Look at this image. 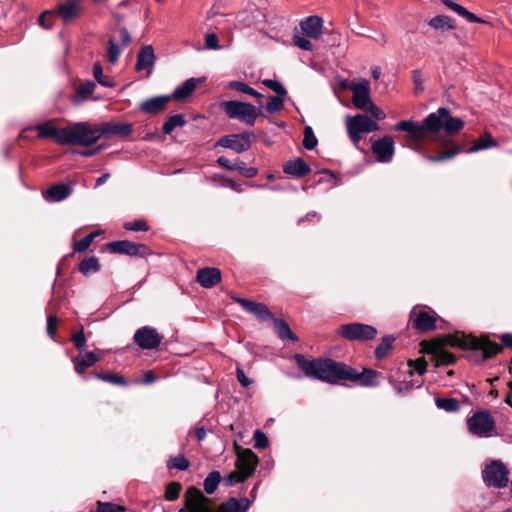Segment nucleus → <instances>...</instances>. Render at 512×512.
Listing matches in <instances>:
<instances>
[{"label": "nucleus", "instance_id": "f257e3e1", "mask_svg": "<svg viewBox=\"0 0 512 512\" xmlns=\"http://www.w3.org/2000/svg\"><path fill=\"white\" fill-rule=\"evenodd\" d=\"M294 360L307 377L331 384L353 380L357 376L355 369L331 359H308L303 354H295Z\"/></svg>", "mask_w": 512, "mask_h": 512}, {"label": "nucleus", "instance_id": "f03ea898", "mask_svg": "<svg viewBox=\"0 0 512 512\" xmlns=\"http://www.w3.org/2000/svg\"><path fill=\"white\" fill-rule=\"evenodd\" d=\"M447 116H449V110L440 107L436 112L430 113L421 124L411 120H403L396 123L394 129L407 132L411 139L419 141L425 138L427 132H439L443 126V117Z\"/></svg>", "mask_w": 512, "mask_h": 512}, {"label": "nucleus", "instance_id": "7ed1b4c3", "mask_svg": "<svg viewBox=\"0 0 512 512\" xmlns=\"http://www.w3.org/2000/svg\"><path fill=\"white\" fill-rule=\"evenodd\" d=\"M444 345L459 347L462 349L481 350L483 358L488 359L502 350L496 342L490 341L487 337L466 336L461 333L450 334L444 338Z\"/></svg>", "mask_w": 512, "mask_h": 512}, {"label": "nucleus", "instance_id": "20e7f679", "mask_svg": "<svg viewBox=\"0 0 512 512\" xmlns=\"http://www.w3.org/2000/svg\"><path fill=\"white\" fill-rule=\"evenodd\" d=\"M101 138L99 126L77 122L67 126L66 145L91 146Z\"/></svg>", "mask_w": 512, "mask_h": 512}, {"label": "nucleus", "instance_id": "39448f33", "mask_svg": "<svg viewBox=\"0 0 512 512\" xmlns=\"http://www.w3.org/2000/svg\"><path fill=\"white\" fill-rule=\"evenodd\" d=\"M220 107L228 118L238 120L248 126H253L256 119L262 114L260 108L238 100L224 101Z\"/></svg>", "mask_w": 512, "mask_h": 512}, {"label": "nucleus", "instance_id": "423d86ee", "mask_svg": "<svg viewBox=\"0 0 512 512\" xmlns=\"http://www.w3.org/2000/svg\"><path fill=\"white\" fill-rule=\"evenodd\" d=\"M346 128L350 139L358 144L362 138V133H370L379 129V125L374 120L363 114L346 117Z\"/></svg>", "mask_w": 512, "mask_h": 512}, {"label": "nucleus", "instance_id": "0eeeda50", "mask_svg": "<svg viewBox=\"0 0 512 512\" xmlns=\"http://www.w3.org/2000/svg\"><path fill=\"white\" fill-rule=\"evenodd\" d=\"M467 428L474 436L490 437L495 429V420L488 411L480 410L467 419Z\"/></svg>", "mask_w": 512, "mask_h": 512}, {"label": "nucleus", "instance_id": "6e6552de", "mask_svg": "<svg viewBox=\"0 0 512 512\" xmlns=\"http://www.w3.org/2000/svg\"><path fill=\"white\" fill-rule=\"evenodd\" d=\"M336 332L348 341H368L377 335L375 327L358 322L340 325Z\"/></svg>", "mask_w": 512, "mask_h": 512}, {"label": "nucleus", "instance_id": "1a4fd4ad", "mask_svg": "<svg viewBox=\"0 0 512 512\" xmlns=\"http://www.w3.org/2000/svg\"><path fill=\"white\" fill-rule=\"evenodd\" d=\"M482 478L488 487L501 489L509 482V470L501 461L494 460L485 467Z\"/></svg>", "mask_w": 512, "mask_h": 512}, {"label": "nucleus", "instance_id": "9d476101", "mask_svg": "<svg viewBox=\"0 0 512 512\" xmlns=\"http://www.w3.org/2000/svg\"><path fill=\"white\" fill-rule=\"evenodd\" d=\"M134 342L143 350L157 349L163 340L155 328L143 326L136 330L133 336Z\"/></svg>", "mask_w": 512, "mask_h": 512}, {"label": "nucleus", "instance_id": "9b49d317", "mask_svg": "<svg viewBox=\"0 0 512 512\" xmlns=\"http://www.w3.org/2000/svg\"><path fill=\"white\" fill-rule=\"evenodd\" d=\"M235 450L237 455L236 469L247 479L253 475L259 462L258 457L252 450L244 449L237 444H235Z\"/></svg>", "mask_w": 512, "mask_h": 512}, {"label": "nucleus", "instance_id": "f8f14e48", "mask_svg": "<svg viewBox=\"0 0 512 512\" xmlns=\"http://www.w3.org/2000/svg\"><path fill=\"white\" fill-rule=\"evenodd\" d=\"M252 136L253 134L250 132L226 135L220 138L216 145L231 149L236 153H242L251 147Z\"/></svg>", "mask_w": 512, "mask_h": 512}, {"label": "nucleus", "instance_id": "ddd939ff", "mask_svg": "<svg viewBox=\"0 0 512 512\" xmlns=\"http://www.w3.org/2000/svg\"><path fill=\"white\" fill-rule=\"evenodd\" d=\"M109 248L118 254L146 257L151 254L148 246L142 243H134L128 240L114 241L108 244Z\"/></svg>", "mask_w": 512, "mask_h": 512}, {"label": "nucleus", "instance_id": "4468645a", "mask_svg": "<svg viewBox=\"0 0 512 512\" xmlns=\"http://www.w3.org/2000/svg\"><path fill=\"white\" fill-rule=\"evenodd\" d=\"M349 89L352 91V102L353 105L360 110H365L372 103L370 97V85L367 80H361L360 82H352L349 85Z\"/></svg>", "mask_w": 512, "mask_h": 512}, {"label": "nucleus", "instance_id": "2eb2a0df", "mask_svg": "<svg viewBox=\"0 0 512 512\" xmlns=\"http://www.w3.org/2000/svg\"><path fill=\"white\" fill-rule=\"evenodd\" d=\"M372 152L381 163H388L392 160L395 152V143L391 136H384L372 143Z\"/></svg>", "mask_w": 512, "mask_h": 512}, {"label": "nucleus", "instance_id": "dca6fc26", "mask_svg": "<svg viewBox=\"0 0 512 512\" xmlns=\"http://www.w3.org/2000/svg\"><path fill=\"white\" fill-rule=\"evenodd\" d=\"M101 137L111 138L113 136L128 137L133 131V125L128 122L108 121L98 125Z\"/></svg>", "mask_w": 512, "mask_h": 512}, {"label": "nucleus", "instance_id": "f3484780", "mask_svg": "<svg viewBox=\"0 0 512 512\" xmlns=\"http://www.w3.org/2000/svg\"><path fill=\"white\" fill-rule=\"evenodd\" d=\"M231 298L248 313L254 315L260 321H266L272 319V314L267 307V305L263 303L253 302L244 298H240L237 296H231Z\"/></svg>", "mask_w": 512, "mask_h": 512}, {"label": "nucleus", "instance_id": "a211bd4d", "mask_svg": "<svg viewBox=\"0 0 512 512\" xmlns=\"http://www.w3.org/2000/svg\"><path fill=\"white\" fill-rule=\"evenodd\" d=\"M413 327L420 331L426 332L435 328L436 318L424 309L414 307L410 313Z\"/></svg>", "mask_w": 512, "mask_h": 512}, {"label": "nucleus", "instance_id": "6ab92c4d", "mask_svg": "<svg viewBox=\"0 0 512 512\" xmlns=\"http://www.w3.org/2000/svg\"><path fill=\"white\" fill-rule=\"evenodd\" d=\"M155 60L156 57L153 47L151 45H144L137 54L135 70L138 72L147 70V75H150L152 73Z\"/></svg>", "mask_w": 512, "mask_h": 512}, {"label": "nucleus", "instance_id": "aec40b11", "mask_svg": "<svg viewBox=\"0 0 512 512\" xmlns=\"http://www.w3.org/2000/svg\"><path fill=\"white\" fill-rule=\"evenodd\" d=\"M38 137L40 138H53L58 144L66 145L67 127L57 128L49 122L36 126Z\"/></svg>", "mask_w": 512, "mask_h": 512}, {"label": "nucleus", "instance_id": "412c9836", "mask_svg": "<svg viewBox=\"0 0 512 512\" xmlns=\"http://www.w3.org/2000/svg\"><path fill=\"white\" fill-rule=\"evenodd\" d=\"M300 28L306 37L317 39L322 34L323 19L317 15L306 17L301 20Z\"/></svg>", "mask_w": 512, "mask_h": 512}, {"label": "nucleus", "instance_id": "4be33fe9", "mask_svg": "<svg viewBox=\"0 0 512 512\" xmlns=\"http://www.w3.org/2000/svg\"><path fill=\"white\" fill-rule=\"evenodd\" d=\"M197 282L204 288H212L221 281V271L218 268L205 267L197 271Z\"/></svg>", "mask_w": 512, "mask_h": 512}, {"label": "nucleus", "instance_id": "5701e85b", "mask_svg": "<svg viewBox=\"0 0 512 512\" xmlns=\"http://www.w3.org/2000/svg\"><path fill=\"white\" fill-rule=\"evenodd\" d=\"M261 13L254 4L248 5L244 10L240 11L236 15V25L239 28H245L252 26L258 16H260Z\"/></svg>", "mask_w": 512, "mask_h": 512}, {"label": "nucleus", "instance_id": "b1692460", "mask_svg": "<svg viewBox=\"0 0 512 512\" xmlns=\"http://www.w3.org/2000/svg\"><path fill=\"white\" fill-rule=\"evenodd\" d=\"M100 359V356L91 351L86 352L83 355H78L73 359L75 372L86 379V376L84 375L85 369L94 366V364L100 361Z\"/></svg>", "mask_w": 512, "mask_h": 512}, {"label": "nucleus", "instance_id": "393cba45", "mask_svg": "<svg viewBox=\"0 0 512 512\" xmlns=\"http://www.w3.org/2000/svg\"><path fill=\"white\" fill-rule=\"evenodd\" d=\"M283 171L286 174L301 178L308 175L311 169L302 158H297L286 162Z\"/></svg>", "mask_w": 512, "mask_h": 512}, {"label": "nucleus", "instance_id": "a878e982", "mask_svg": "<svg viewBox=\"0 0 512 512\" xmlns=\"http://www.w3.org/2000/svg\"><path fill=\"white\" fill-rule=\"evenodd\" d=\"M169 100L170 96L153 97L142 102L139 108L146 114L154 115L163 110Z\"/></svg>", "mask_w": 512, "mask_h": 512}, {"label": "nucleus", "instance_id": "bb28decb", "mask_svg": "<svg viewBox=\"0 0 512 512\" xmlns=\"http://www.w3.org/2000/svg\"><path fill=\"white\" fill-rule=\"evenodd\" d=\"M72 193V188L67 184H55L48 188L43 196L48 201L59 202L66 199Z\"/></svg>", "mask_w": 512, "mask_h": 512}, {"label": "nucleus", "instance_id": "cd10ccee", "mask_svg": "<svg viewBox=\"0 0 512 512\" xmlns=\"http://www.w3.org/2000/svg\"><path fill=\"white\" fill-rule=\"evenodd\" d=\"M200 82L201 80L196 78L187 79L183 84H181L174 90L170 98H173L176 101H182L186 99L194 92V90L197 87V84Z\"/></svg>", "mask_w": 512, "mask_h": 512}, {"label": "nucleus", "instance_id": "c85d7f7f", "mask_svg": "<svg viewBox=\"0 0 512 512\" xmlns=\"http://www.w3.org/2000/svg\"><path fill=\"white\" fill-rule=\"evenodd\" d=\"M251 501L247 498H230L220 506V512H247Z\"/></svg>", "mask_w": 512, "mask_h": 512}, {"label": "nucleus", "instance_id": "c756f323", "mask_svg": "<svg viewBox=\"0 0 512 512\" xmlns=\"http://www.w3.org/2000/svg\"><path fill=\"white\" fill-rule=\"evenodd\" d=\"M81 8L74 1L66 2L59 6V14L65 23L79 16Z\"/></svg>", "mask_w": 512, "mask_h": 512}, {"label": "nucleus", "instance_id": "7c9ffc66", "mask_svg": "<svg viewBox=\"0 0 512 512\" xmlns=\"http://www.w3.org/2000/svg\"><path fill=\"white\" fill-rule=\"evenodd\" d=\"M95 88L96 84L93 81H87L83 84H80L76 89L75 95L73 96V103L77 105L87 100L95 91Z\"/></svg>", "mask_w": 512, "mask_h": 512}, {"label": "nucleus", "instance_id": "2f4dec72", "mask_svg": "<svg viewBox=\"0 0 512 512\" xmlns=\"http://www.w3.org/2000/svg\"><path fill=\"white\" fill-rule=\"evenodd\" d=\"M498 143L493 139L490 133L482 134L478 140L474 142V144L467 150L468 153H474L479 150L489 149L493 147H497Z\"/></svg>", "mask_w": 512, "mask_h": 512}, {"label": "nucleus", "instance_id": "473e14b6", "mask_svg": "<svg viewBox=\"0 0 512 512\" xmlns=\"http://www.w3.org/2000/svg\"><path fill=\"white\" fill-rule=\"evenodd\" d=\"M442 123V129H444L448 135H453L464 127V121L461 118L451 116L450 112L449 116L443 117Z\"/></svg>", "mask_w": 512, "mask_h": 512}, {"label": "nucleus", "instance_id": "72a5a7b5", "mask_svg": "<svg viewBox=\"0 0 512 512\" xmlns=\"http://www.w3.org/2000/svg\"><path fill=\"white\" fill-rule=\"evenodd\" d=\"M272 320H273V324H274L276 333L280 339H282V340L290 339L292 341L297 340L296 336L293 334L289 325L285 321H283L281 319L273 318V317H272Z\"/></svg>", "mask_w": 512, "mask_h": 512}, {"label": "nucleus", "instance_id": "f704fd0d", "mask_svg": "<svg viewBox=\"0 0 512 512\" xmlns=\"http://www.w3.org/2000/svg\"><path fill=\"white\" fill-rule=\"evenodd\" d=\"M379 373L372 369H364L362 373L357 372V376L352 381L359 380L363 386H376L378 385L377 379Z\"/></svg>", "mask_w": 512, "mask_h": 512}, {"label": "nucleus", "instance_id": "c9c22d12", "mask_svg": "<svg viewBox=\"0 0 512 512\" xmlns=\"http://www.w3.org/2000/svg\"><path fill=\"white\" fill-rule=\"evenodd\" d=\"M429 25L432 28L441 31L455 29V26L453 25L451 18L445 15H438L433 17L432 19H430Z\"/></svg>", "mask_w": 512, "mask_h": 512}, {"label": "nucleus", "instance_id": "e433bc0d", "mask_svg": "<svg viewBox=\"0 0 512 512\" xmlns=\"http://www.w3.org/2000/svg\"><path fill=\"white\" fill-rule=\"evenodd\" d=\"M228 88L250 95L252 97H255L257 99H262L263 95L256 91L254 88L250 87L248 84L241 82V81H230L228 83Z\"/></svg>", "mask_w": 512, "mask_h": 512}, {"label": "nucleus", "instance_id": "4c0bfd02", "mask_svg": "<svg viewBox=\"0 0 512 512\" xmlns=\"http://www.w3.org/2000/svg\"><path fill=\"white\" fill-rule=\"evenodd\" d=\"M221 481L222 477L219 471L210 472L203 483L205 492L207 494H213Z\"/></svg>", "mask_w": 512, "mask_h": 512}, {"label": "nucleus", "instance_id": "58836bf2", "mask_svg": "<svg viewBox=\"0 0 512 512\" xmlns=\"http://www.w3.org/2000/svg\"><path fill=\"white\" fill-rule=\"evenodd\" d=\"M185 123L186 121L183 115H172L163 124L162 130L165 134H171L176 127H182Z\"/></svg>", "mask_w": 512, "mask_h": 512}, {"label": "nucleus", "instance_id": "ea45409f", "mask_svg": "<svg viewBox=\"0 0 512 512\" xmlns=\"http://www.w3.org/2000/svg\"><path fill=\"white\" fill-rule=\"evenodd\" d=\"M99 270H100V264L98 262V259L94 256L84 259L79 264V271L84 275L96 273Z\"/></svg>", "mask_w": 512, "mask_h": 512}, {"label": "nucleus", "instance_id": "a19ab883", "mask_svg": "<svg viewBox=\"0 0 512 512\" xmlns=\"http://www.w3.org/2000/svg\"><path fill=\"white\" fill-rule=\"evenodd\" d=\"M93 76L96 81L104 87H114L115 85L114 81L110 77L103 74V69L99 62H96L93 65Z\"/></svg>", "mask_w": 512, "mask_h": 512}, {"label": "nucleus", "instance_id": "79ce46f5", "mask_svg": "<svg viewBox=\"0 0 512 512\" xmlns=\"http://www.w3.org/2000/svg\"><path fill=\"white\" fill-rule=\"evenodd\" d=\"M435 404L446 412H456L460 409L459 402L455 398H437Z\"/></svg>", "mask_w": 512, "mask_h": 512}, {"label": "nucleus", "instance_id": "37998d69", "mask_svg": "<svg viewBox=\"0 0 512 512\" xmlns=\"http://www.w3.org/2000/svg\"><path fill=\"white\" fill-rule=\"evenodd\" d=\"M120 53H121V47L116 42L115 38H113V37L110 38V40L108 41L107 48H106V56H107L108 61L111 64H115L119 59Z\"/></svg>", "mask_w": 512, "mask_h": 512}, {"label": "nucleus", "instance_id": "c03bdc74", "mask_svg": "<svg viewBox=\"0 0 512 512\" xmlns=\"http://www.w3.org/2000/svg\"><path fill=\"white\" fill-rule=\"evenodd\" d=\"M285 97L286 96H279V95L270 96L268 98V102L265 106L266 111L270 114H275V113L279 112L280 110H282V108L284 106Z\"/></svg>", "mask_w": 512, "mask_h": 512}, {"label": "nucleus", "instance_id": "a18cd8bd", "mask_svg": "<svg viewBox=\"0 0 512 512\" xmlns=\"http://www.w3.org/2000/svg\"><path fill=\"white\" fill-rule=\"evenodd\" d=\"M395 338L393 336L387 335L382 338L381 343L375 349V357L377 359L383 358L387 352L392 348V343Z\"/></svg>", "mask_w": 512, "mask_h": 512}, {"label": "nucleus", "instance_id": "49530a36", "mask_svg": "<svg viewBox=\"0 0 512 512\" xmlns=\"http://www.w3.org/2000/svg\"><path fill=\"white\" fill-rule=\"evenodd\" d=\"M461 151H462V147L461 146H455V147L445 151L444 153H442V154H440L438 156L428 155V156H425V158L427 160L431 161V162H440V161H445V160L453 158L454 156H456Z\"/></svg>", "mask_w": 512, "mask_h": 512}, {"label": "nucleus", "instance_id": "de8ad7c7", "mask_svg": "<svg viewBox=\"0 0 512 512\" xmlns=\"http://www.w3.org/2000/svg\"><path fill=\"white\" fill-rule=\"evenodd\" d=\"M318 140L314 135L313 129L310 126H306L304 129L303 146L307 150H312L317 146Z\"/></svg>", "mask_w": 512, "mask_h": 512}, {"label": "nucleus", "instance_id": "09e8293b", "mask_svg": "<svg viewBox=\"0 0 512 512\" xmlns=\"http://www.w3.org/2000/svg\"><path fill=\"white\" fill-rule=\"evenodd\" d=\"M434 353L436 355L438 363L443 364V365L453 364L456 360L455 356L452 353H450L440 347L436 348Z\"/></svg>", "mask_w": 512, "mask_h": 512}, {"label": "nucleus", "instance_id": "8fccbe9b", "mask_svg": "<svg viewBox=\"0 0 512 512\" xmlns=\"http://www.w3.org/2000/svg\"><path fill=\"white\" fill-rule=\"evenodd\" d=\"M245 480L246 477H244V475L241 474V472H239L237 469L222 478V482L227 487L234 486L238 483L244 482Z\"/></svg>", "mask_w": 512, "mask_h": 512}, {"label": "nucleus", "instance_id": "3c124183", "mask_svg": "<svg viewBox=\"0 0 512 512\" xmlns=\"http://www.w3.org/2000/svg\"><path fill=\"white\" fill-rule=\"evenodd\" d=\"M234 171L240 172L246 178H253L258 173L256 168H254V167L247 168L246 164L239 159L235 160Z\"/></svg>", "mask_w": 512, "mask_h": 512}, {"label": "nucleus", "instance_id": "603ef678", "mask_svg": "<svg viewBox=\"0 0 512 512\" xmlns=\"http://www.w3.org/2000/svg\"><path fill=\"white\" fill-rule=\"evenodd\" d=\"M96 236H97L96 232H92V233L86 235L84 238H82L81 240H79L78 242H76L74 244V251L75 252L86 251L90 247L91 243L93 242V240L95 239Z\"/></svg>", "mask_w": 512, "mask_h": 512}, {"label": "nucleus", "instance_id": "864d4df0", "mask_svg": "<svg viewBox=\"0 0 512 512\" xmlns=\"http://www.w3.org/2000/svg\"><path fill=\"white\" fill-rule=\"evenodd\" d=\"M262 83H263V85H265L267 88H269L272 91H274L279 96H286L287 95V91H286L285 87L280 82H278L277 80L264 79L262 81Z\"/></svg>", "mask_w": 512, "mask_h": 512}, {"label": "nucleus", "instance_id": "5fc2aeb1", "mask_svg": "<svg viewBox=\"0 0 512 512\" xmlns=\"http://www.w3.org/2000/svg\"><path fill=\"white\" fill-rule=\"evenodd\" d=\"M293 44L297 46L298 48L305 50V51H312L313 45L310 42L309 39L304 35L295 34L293 36Z\"/></svg>", "mask_w": 512, "mask_h": 512}, {"label": "nucleus", "instance_id": "6e6d98bb", "mask_svg": "<svg viewBox=\"0 0 512 512\" xmlns=\"http://www.w3.org/2000/svg\"><path fill=\"white\" fill-rule=\"evenodd\" d=\"M181 485L178 482L170 483L165 491V497L169 501H174L179 497Z\"/></svg>", "mask_w": 512, "mask_h": 512}, {"label": "nucleus", "instance_id": "4d7b16f0", "mask_svg": "<svg viewBox=\"0 0 512 512\" xmlns=\"http://www.w3.org/2000/svg\"><path fill=\"white\" fill-rule=\"evenodd\" d=\"M71 341L78 350H82L85 347L87 339L84 334L83 326H81L80 330L77 333L73 334V336L71 337Z\"/></svg>", "mask_w": 512, "mask_h": 512}, {"label": "nucleus", "instance_id": "13d9d810", "mask_svg": "<svg viewBox=\"0 0 512 512\" xmlns=\"http://www.w3.org/2000/svg\"><path fill=\"white\" fill-rule=\"evenodd\" d=\"M253 439L254 447L257 449H265L269 444L268 437L260 430L254 432Z\"/></svg>", "mask_w": 512, "mask_h": 512}, {"label": "nucleus", "instance_id": "bf43d9fd", "mask_svg": "<svg viewBox=\"0 0 512 512\" xmlns=\"http://www.w3.org/2000/svg\"><path fill=\"white\" fill-rule=\"evenodd\" d=\"M95 376L100 380H103L105 382H109L112 384L124 385L126 383L123 377L115 375V374L95 373Z\"/></svg>", "mask_w": 512, "mask_h": 512}, {"label": "nucleus", "instance_id": "052dcab7", "mask_svg": "<svg viewBox=\"0 0 512 512\" xmlns=\"http://www.w3.org/2000/svg\"><path fill=\"white\" fill-rule=\"evenodd\" d=\"M123 227L129 231H147L148 225L144 220H135L124 223Z\"/></svg>", "mask_w": 512, "mask_h": 512}, {"label": "nucleus", "instance_id": "680f3d73", "mask_svg": "<svg viewBox=\"0 0 512 512\" xmlns=\"http://www.w3.org/2000/svg\"><path fill=\"white\" fill-rule=\"evenodd\" d=\"M123 510V507L115 505L113 503L98 501V507L96 512H120Z\"/></svg>", "mask_w": 512, "mask_h": 512}, {"label": "nucleus", "instance_id": "e2e57ef3", "mask_svg": "<svg viewBox=\"0 0 512 512\" xmlns=\"http://www.w3.org/2000/svg\"><path fill=\"white\" fill-rule=\"evenodd\" d=\"M171 466L184 471L189 468V461L183 455H178L171 459Z\"/></svg>", "mask_w": 512, "mask_h": 512}, {"label": "nucleus", "instance_id": "0e129e2a", "mask_svg": "<svg viewBox=\"0 0 512 512\" xmlns=\"http://www.w3.org/2000/svg\"><path fill=\"white\" fill-rule=\"evenodd\" d=\"M205 47L209 50H218L220 49L218 37L214 33L206 34L205 36Z\"/></svg>", "mask_w": 512, "mask_h": 512}, {"label": "nucleus", "instance_id": "69168bd1", "mask_svg": "<svg viewBox=\"0 0 512 512\" xmlns=\"http://www.w3.org/2000/svg\"><path fill=\"white\" fill-rule=\"evenodd\" d=\"M412 78L416 93L422 92L424 90L422 73L419 70H414Z\"/></svg>", "mask_w": 512, "mask_h": 512}, {"label": "nucleus", "instance_id": "338daca9", "mask_svg": "<svg viewBox=\"0 0 512 512\" xmlns=\"http://www.w3.org/2000/svg\"><path fill=\"white\" fill-rule=\"evenodd\" d=\"M57 330V318L53 315L47 318V334L54 339L55 332Z\"/></svg>", "mask_w": 512, "mask_h": 512}, {"label": "nucleus", "instance_id": "774afa93", "mask_svg": "<svg viewBox=\"0 0 512 512\" xmlns=\"http://www.w3.org/2000/svg\"><path fill=\"white\" fill-rule=\"evenodd\" d=\"M364 111L369 112L373 117H375L378 120H382L385 118V113L380 108H378L373 102Z\"/></svg>", "mask_w": 512, "mask_h": 512}]
</instances>
